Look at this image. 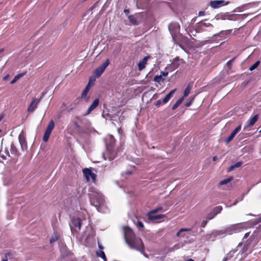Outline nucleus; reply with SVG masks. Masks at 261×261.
I'll list each match as a JSON object with an SVG mask.
<instances>
[{"label":"nucleus","instance_id":"20e7f679","mask_svg":"<svg viewBox=\"0 0 261 261\" xmlns=\"http://www.w3.org/2000/svg\"><path fill=\"white\" fill-rule=\"evenodd\" d=\"M246 228L245 222L239 223L229 225L226 226L224 229L220 230L218 234H224L225 235H231L242 231Z\"/></svg>","mask_w":261,"mask_h":261},{"label":"nucleus","instance_id":"39448f33","mask_svg":"<svg viewBox=\"0 0 261 261\" xmlns=\"http://www.w3.org/2000/svg\"><path fill=\"white\" fill-rule=\"evenodd\" d=\"M80 214H77L76 216L73 217L71 218V222L70 223V227L71 231L78 232L80 230L81 225L83 220L85 218L80 217Z\"/></svg>","mask_w":261,"mask_h":261},{"label":"nucleus","instance_id":"6e6d98bb","mask_svg":"<svg viewBox=\"0 0 261 261\" xmlns=\"http://www.w3.org/2000/svg\"><path fill=\"white\" fill-rule=\"evenodd\" d=\"M124 12L126 14H128L129 12V10H127V9H124Z\"/></svg>","mask_w":261,"mask_h":261},{"label":"nucleus","instance_id":"052dcab7","mask_svg":"<svg viewBox=\"0 0 261 261\" xmlns=\"http://www.w3.org/2000/svg\"><path fill=\"white\" fill-rule=\"evenodd\" d=\"M185 261H194V260L193 259L189 258V259L186 260Z\"/></svg>","mask_w":261,"mask_h":261},{"label":"nucleus","instance_id":"5701e85b","mask_svg":"<svg viewBox=\"0 0 261 261\" xmlns=\"http://www.w3.org/2000/svg\"><path fill=\"white\" fill-rule=\"evenodd\" d=\"M54 127H55L54 121L53 120H51L50 121L45 131L51 133L53 129H54Z\"/></svg>","mask_w":261,"mask_h":261},{"label":"nucleus","instance_id":"de8ad7c7","mask_svg":"<svg viewBox=\"0 0 261 261\" xmlns=\"http://www.w3.org/2000/svg\"><path fill=\"white\" fill-rule=\"evenodd\" d=\"M98 246L99 250H102V249H103V247L102 245L99 242L98 243Z\"/></svg>","mask_w":261,"mask_h":261},{"label":"nucleus","instance_id":"774afa93","mask_svg":"<svg viewBox=\"0 0 261 261\" xmlns=\"http://www.w3.org/2000/svg\"><path fill=\"white\" fill-rule=\"evenodd\" d=\"M86 212V211L84 210L83 212H82V213H83V214L84 215H85V213Z\"/></svg>","mask_w":261,"mask_h":261},{"label":"nucleus","instance_id":"79ce46f5","mask_svg":"<svg viewBox=\"0 0 261 261\" xmlns=\"http://www.w3.org/2000/svg\"><path fill=\"white\" fill-rule=\"evenodd\" d=\"M193 100V99H192V100H191V101H190L189 102H188L186 103L185 104V106H186V107H190V106L191 105V104L192 103Z\"/></svg>","mask_w":261,"mask_h":261},{"label":"nucleus","instance_id":"603ef678","mask_svg":"<svg viewBox=\"0 0 261 261\" xmlns=\"http://www.w3.org/2000/svg\"><path fill=\"white\" fill-rule=\"evenodd\" d=\"M214 214V213H213V211H212L211 213H210L208 215H207V218L208 219V220H210V216H213V215Z\"/></svg>","mask_w":261,"mask_h":261},{"label":"nucleus","instance_id":"393cba45","mask_svg":"<svg viewBox=\"0 0 261 261\" xmlns=\"http://www.w3.org/2000/svg\"><path fill=\"white\" fill-rule=\"evenodd\" d=\"M184 100V97H182L178 99L176 102L173 105L172 109L173 110H175L182 102Z\"/></svg>","mask_w":261,"mask_h":261},{"label":"nucleus","instance_id":"bb28decb","mask_svg":"<svg viewBox=\"0 0 261 261\" xmlns=\"http://www.w3.org/2000/svg\"><path fill=\"white\" fill-rule=\"evenodd\" d=\"M236 251H231L229 252L226 255L225 260V261H228L229 260H230L231 257L234 256V254L236 253Z\"/></svg>","mask_w":261,"mask_h":261},{"label":"nucleus","instance_id":"c756f323","mask_svg":"<svg viewBox=\"0 0 261 261\" xmlns=\"http://www.w3.org/2000/svg\"><path fill=\"white\" fill-rule=\"evenodd\" d=\"M162 208H163L162 206H159V207L149 211L147 213V215L153 214L156 213L161 211L162 210Z\"/></svg>","mask_w":261,"mask_h":261},{"label":"nucleus","instance_id":"2f4dec72","mask_svg":"<svg viewBox=\"0 0 261 261\" xmlns=\"http://www.w3.org/2000/svg\"><path fill=\"white\" fill-rule=\"evenodd\" d=\"M191 91V88L189 86H188L184 90V98L187 97L190 93Z\"/></svg>","mask_w":261,"mask_h":261},{"label":"nucleus","instance_id":"412c9836","mask_svg":"<svg viewBox=\"0 0 261 261\" xmlns=\"http://www.w3.org/2000/svg\"><path fill=\"white\" fill-rule=\"evenodd\" d=\"M10 151L12 154H14L16 156H18L19 155V151L13 143H11V144Z\"/></svg>","mask_w":261,"mask_h":261},{"label":"nucleus","instance_id":"1a4fd4ad","mask_svg":"<svg viewBox=\"0 0 261 261\" xmlns=\"http://www.w3.org/2000/svg\"><path fill=\"white\" fill-rule=\"evenodd\" d=\"M169 30L171 34L173 36L178 33L180 30V27L177 23H171L168 26Z\"/></svg>","mask_w":261,"mask_h":261},{"label":"nucleus","instance_id":"49530a36","mask_svg":"<svg viewBox=\"0 0 261 261\" xmlns=\"http://www.w3.org/2000/svg\"><path fill=\"white\" fill-rule=\"evenodd\" d=\"M205 14V12L204 11H199L198 13L199 16H204Z\"/></svg>","mask_w":261,"mask_h":261},{"label":"nucleus","instance_id":"f257e3e1","mask_svg":"<svg viewBox=\"0 0 261 261\" xmlns=\"http://www.w3.org/2000/svg\"><path fill=\"white\" fill-rule=\"evenodd\" d=\"M123 230L125 242L129 248L140 252L145 257H147L144 252V245L142 240L135 234L130 228L124 227Z\"/></svg>","mask_w":261,"mask_h":261},{"label":"nucleus","instance_id":"a878e982","mask_svg":"<svg viewBox=\"0 0 261 261\" xmlns=\"http://www.w3.org/2000/svg\"><path fill=\"white\" fill-rule=\"evenodd\" d=\"M232 179H233V178L232 177H229L228 178H227L226 179H224L220 181L219 182V184L220 186L227 184V183H228L229 182L231 181L232 180Z\"/></svg>","mask_w":261,"mask_h":261},{"label":"nucleus","instance_id":"72a5a7b5","mask_svg":"<svg viewBox=\"0 0 261 261\" xmlns=\"http://www.w3.org/2000/svg\"><path fill=\"white\" fill-rule=\"evenodd\" d=\"M259 61H256L255 63H254L249 68V70L250 71H252L253 70H254L257 67V66L259 65Z\"/></svg>","mask_w":261,"mask_h":261},{"label":"nucleus","instance_id":"37998d69","mask_svg":"<svg viewBox=\"0 0 261 261\" xmlns=\"http://www.w3.org/2000/svg\"><path fill=\"white\" fill-rule=\"evenodd\" d=\"M162 103H163V101H162L161 100H158L155 103L156 106H160Z\"/></svg>","mask_w":261,"mask_h":261},{"label":"nucleus","instance_id":"aec40b11","mask_svg":"<svg viewBox=\"0 0 261 261\" xmlns=\"http://www.w3.org/2000/svg\"><path fill=\"white\" fill-rule=\"evenodd\" d=\"M5 153V154H4V153L2 151H0V162H3L1 159L3 160H6L10 157L9 152L7 150H6Z\"/></svg>","mask_w":261,"mask_h":261},{"label":"nucleus","instance_id":"13d9d810","mask_svg":"<svg viewBox=\"0 0 261 261\" xmlns=\"http://www.w3.org/2000/svg\"><path fill=\"white\" fill-rule=\"evenodd\" d=\"M179 247H180V246H177V245H175V246H174V247H173V248H174V249H178Z\"/></svg>","mask_w":261,"mask_h":261},{"label":"nucleus","instance_id":"f3484780","mask_svg":"<svg viewBox=\"0 0 261 261\" xmlns=\"http://www.w3.org/2000/svg\"><path fill=\"white\" fill-rule=\"evenodd\" d=\"M257 119H258L257 115H254L253 117L251 118L250 119L248 120V121L247 122V125H246V127H250V126H253L255 124V123L256 122Z\"/></svg>","mask_w":261,"mask_h":261},{"label":"nucleus","instance_id":"4468645a","mask_svg":"<svg viewBox=\"0 0 261 261\" xmlns=\"http://www.w3.org/2000/svg\"><path fill=\"white\" fill-rule=\"evenodd\" d=\"M99 99L98 98H96L93 103L91 105V106L88 108L86 113H85V115H88L91 113V112L94 110L99 105Z\"/></svg>","mask_w":261,"mask_h":261},{"label":"nucleus","instance_id":"864d4df0","mask_svg":"<svg viewBox=\"0 0 261 261\" xmlns=\"http://www.w3.org/2000/svg\"><path fill=\"white\" fill-rule=\"evenodd\" d=\"M86 89H87L88 90H90V83H89L88 84V85L86 86V88H85Z\"/></svg>","mask_w":261,"mask_h":261},{"label":"nucleus","instance_id":"423d86ee","mask_svg":"<svg viewBox=\"0 0 261 261\" xmlns=\"http://www.w3.org/2000/svg\"><path fill=\"white\" fill-rule=\"evenodd\" d=\"M109 64L110 61L109 59H107L103 63L97 67L94 71V74L97 77H99Z\"/></svg>","mask_w":261,"mask_h":261},{"label":"nucleus","instance_id":"9b49d317","mask_svg":"<svg viewBox=\"0 0 261 261\" xmlns=\"http://www.w3.org/2000/svg\"><path fill=\"white\" fill-rule=\"evenodd\" d=\"M241 129V125L238 126L230 134V135L225 139V142L227 144L230 142L235 137L236 134L240 131Z\"/></svg>","mask_w":261,"mask_h":261},{"label":"nucleus","instance_id":"4d7b16f0","mask_svg":"<svg viewBox=\"0 0 261 261\" xmlns=\"http://www.w3.org/2000/svg\"><path fill=\"white\" fill-rule=\"evenodd\" d=\"M218 159V158L217 156H214L213 158V161H216Z\"/></svg>","mask_w":261,"mask_h":261},{"label":"nucleus","instance_id":"f03ea898","mask_svg":"<svg viewBox=\"0 0 261 261\" xmlns=\"http://www.w3.org/2000/svg\"><path fill=\"white\" fill-rule=\"evenodd\" d=\"M90 200L91 204L95 206L98 211L103 213L109 211L104 196L100 192L95 191L93 194H90Z\"/></svg>","mask_w":261,"mask_h":261},{"label":"nucleus","instance_id":"09e8293b","mask_svg":"<svg viewBox=\"0 0 261 261\" xmlns=\"http://www.w3.org/2000/svg\"><path fill=\"white\" fill-rule=\"evenodd\" d=\"M160 74H162V76H166L168 75V73L167 72H165L164 71H161Z\"/></svg>","mask_w":261,"mask_h":261},{"label":"nucleus","instance_id":"7c9ffc66","mask_svg":"<svg viewBox=\"0 0 261 261\" xmlns=\"http://www.w3.org/2000/svg\"><path fill=\"white\" fill-rule=\"evenodd\" d=\"M23 75V74H17V75H16L14 79L11 81V84H14L15 82H16V81H17Z\"/></svg>","mask_w":261,"mask_h":261},{"label":"nucleus","instance_id":"c9c22d12","mask_svg":"<svg viewBox=\"0 0 261 261\" xmlns=\"http://www.w3.org/2000/svg\"><path fill=\"white\" fill-rule=\"evenodd\" d=\"M57 240H58V237H57V236L55 234L53 235L50 239V243H53L57 241Z\"/></svg>","mask_w":261,"mask_h":261},{"label":"nucleus","instance_id":"e433bc0d","mask_svg":"<svg viewBox=\"0 0 261 261\" xmlns=\"http://www.w3.org/2000/svg\"><path fill=\"white\" fill-rule=\"evenodd\" d=\"M212 25L211 23H200L199 24V27H201V28H203L204 27H212Z\"/></svg>","mask_w":261,"mask_h":261},{"label":"nucleus","instance_id":"69168bd1","mask_svg":"<svg viewBox=\"0 0 261 261\" xmlns=\"http://www.w3.org/2000/svg\"><path fill=\"white\" fill-rule=\"evenodd\" d=\"M4 51V49H0V53H2Z\"/></svg>","mask_w":261,"mask_h":261},{"label":"nucleus","instance_id":"a19ab883","mask_svg":"<svg viewBox=\"0 0 261 261\" xmlns=\"http://www.w3.org/2000/svg\"><path fill=\"white\" fill-rule=\"evenodd\" d=\"M233 60V59L230 60L229 61H228L227 63V66H228L229 68H230L231 66V64H232Z\"/></svg>","mask_w":261,"mask_h":261},{"label":"nucleus","instance_id":"7ed1b4c3","mask_svg":"<svg viewBox=\"0 0 261 261\" xmlns=\"http://www.w3.org/2000/svg\"><path fill=\"white\" fill-rule=\"evenodd\" d=\"M107 151L103 153V157L105 160L112 161L114 160L117 154L116 152L113 150V146L115 144V140L112 135H109L105 139Z\"/></svg>","mask_w":261,"mask_h":261},{"label":"nucleus","instance_id":"2eb2a0df","mask_svg":"<svg viewBox=\"0 0 261 261\" xmlns=\"http://www.w3.org/2000/svg\"><path fill=\"white\" fill-rule=\"evenodd\" d=\"M184 63V61L183 59H180L179 57H176V58H175L173 59V60L171 63V65H172V66L173 68V69H176L179 67V66L180 64H181Z\"/></svg>","mask_w":261,"mask_h":261},{"label":"nucleus","instance_id":"bf43d9fd","mask_svg":"<svg viewBox=\"0 0 261 261\" xmlns=\"http://www.w3.org/2000/svg\"><path fill=\"white\" fill-rule=\"evenodd\" d=\"M248 244H247V245H246V246H244V247L243 249H244V250H245V251H247V249H247V247H247V246H248Z\"/></svg>","mask_w":261,"mask_h":261},{"label":"nucleus","instance_id":"0eeeda50","mask_svg":"<svg viewBox=\"0 0 261 261\" xmlns=\"http://www.w3.org/2000/svg\"><path fill=\"white\" fill-rule=\"evenodd\" d=\"M83 172L87 181L92 180L93 181H95L96 176L91 169L85 168L83 170Z\"/></svg>","mask_w":261,"mask_h":261},{"label":"nucleus","instance_id":"5fc2aeb1","mask_svg":"<svg viewBox=\"0 0 261 261\" xmlns=\"http://www.w3.org/2000/svg\"><path fill=\"white\" fill-rule=\"evenodd\" d=\"M86 89H87L88 90H90V83H89L88 84V85L86 86V88H85Z\"/></svg>","mask_w":261,"mask_h":261},{"label":"nucleus","instance_id":"0e129e2a","mask_svg":"<svg viewBox=\"0 0 261 261\" xmlns=\"http://www.w3.org/2000/svg\"><path fill=\"white\" fill-rule=\"evenodd\" d=\"M248 215L251 216H255V215H253V214H252L251 213L248 214Z\"/></svg>","mask_w":261,"mask_h":261},{"label":"nucleus","instance_id":"6e6552de","mask_svg":"<svg viewBox=\"0 0 261 261\" xmlns=\"http://www.w3.org/2000/svg\"><path fill=\"white\" fill-rule=\"evenodd\" d=\"M229 2H225L223 0L211 1L210 2V6L214 9H217L222 6L228 5Z\"/></svg>","mask_w":261,"mask_h":261},{"label":"nucleus","instance_id":"4be33fe9","mask_svg":"<svg viewBox=\"0 0 261 261\" xmlns=\"http://www.w3.org/2000/svg\"><path fill=\"white\" fill-rule=\"evenodd\" d=\"M96 255L98 257L102 258V259L104 261H107V259L106 256L105 255V253L102 250H97L96 251Z\"/></svg>","mask_w":261,"mask_h":261},{"label":"nucleus","instance_id":"ea45409f","mask_svg":"<svg viewBox=\"0 0 261 261\" xmlns=\"http://www.w3.org/2000/svg\"><path fill=\"white\" fill-rule=\"evenodd\" d=\"M207 223V220L202 221V222L201 223V226L202 227H204L205 226V225H206Z\"/></svg>","mask_w":261,"mask_h":261},{"label":"nucleus","instance_id":"ddd939ff","mask_svg":"<svg viewBox=\"0 0 261 261\" xmlns=\"http://www.w3.org/2000/svg\"><path fill=\"white\" fill-rule=\"evenodd\" d=\"M150 58V56H147L143 58V59L139 62L138 64V67L139 71H141L145 68L147 64V62Z\"/></svg>","mask_w":261,"mask_h":261},{"label":"nucleus","instance_id":"3c124183","mask_svg":"<svg viewBox=\"0 0 261 261\" xmlns=\"http://www.w3.org/2000/svg\"><path fill=\"white\" fill-rule=\"evenodd\" d=\"M249 233H250L249 232H247V233H246L245 234V235H244V237L243 240H244L245 238H247L249 236Z\"/></svg>","mask_w":261,"mask_h":261},{"label":"nucleus","instance_id":"cd10ccee","mask_svg":"<svg viewBox=\"0 0 261 261\" xmlns=\"http://www.w3.org/2000/svg\"><path fill=\"white\" fill-rule=\"evenodd\" d=\"M89 91V90L85 89L81 94V98L85 99L86 101H87L88 100V97L86 96Z\"/></svg>","mask_w":261,"mask_h":261},{"label":"nucleus","instance_id":"6ab92c4d","mask_svg":"<svg viewBox=\"0 0 261 261\" xmlns=\"http://www.w3.org/2000/svg\"><path fill=\"white\" fill-rule=\"evenodd\" d=\"M176 91V89H173L171 90L163 99V104H165L167 103L169 100L170 99L171 97L173 96L175 92Z\"/></svg>","mask_w":261,"mask_h":261},{"label":"nucleus","instance_id":"a211bd4d","mask_svg":"<svg viewBox=\"0 0 261 261\" xmlns=\"http://www.w3.org/2000/svg\"><path fill=\"white\" fill-rule=\"evenodd\" d=\"M147 216L148 217V219L150 221L159 220V219H160L162 218H164L166 217L165 215H164V214H160V215H157L155 216H153L152 214H150V215H147Z\"/></svg>","mask_w":261,"mask_h":261},{"label":"nucleus","instance_id":"473e14b6","mask_svg":"<svg viewBox=\"0 0 261 261\" xmlns=\"http://www.w3.org/2000/svg\"><path fill=\"white\" fill-rule=\"evenodd\" d=\"M50 134L51 133L47 132L46 131L45 132L43 137V140L44 142H47L48 140Z\"/></svg>","mask_w":261,"mask_h":261},{"label":"nucleus","instance_id":"9d476101","mask_svg":"<svg viewBox=\"0 0 261 261\" xmlns=\"http://www.w3.org/2000/svg\"><path fill=\"white\" fill-rule=\"evenodd\" d=\"M41 100L40 98H33L28 108V111L32 113L37 108L38 104Z\"/></svg>","mask_w":261,"mask_h":261},{"label":"nucleus","instance_id":"58836bf2","mask_svg":"<svg viewBox=\"0 0 261 261\" xmlns=\"http://www.w3.org/2000/svg\"><path fill=\"white\" fill-rule=\"evenodd\" d=\"M242 164L243 163L242 162H238L234 165H233L234 168L241 167L242 166Z\"/></svg>","mask_w":261,"mask_h":261},{"label":"nucleus","instance_id":"338daca9","mask_svg":"<svg viewBox=\"0 0 261 261\" xmlns=\"http://www.w3.org/2000/svg\"><path fill=\"white\" fill-rule=\"evenodd\" d=\"M164 257H165V256H164V257H161V258H160V259L161 260H162L164 259Z\"/></svg>","mask_w":261,"mask_h":261},{"label":"nucleus","instance_id":"c03bdc74","mask_svg":"<svg viewBox=\"0 0 261 261\" xmlns=\"http://www.w3.org/2000/svg\"><path fill=\"white\" fill-rule=\"evenodd\" d=\"M234 169V167L233 165H231V166H230L228 168V172H230V171H231L233 170Z\"/></svg>","mask_w":261,"mask_h":261},{"label":"nucleus","instance_id":"f704fd0d","mask_svg":"<svg viewBox=\"0 0 261 261\" xmlns=\"http://www.w3.org/2000/svg\"><path fill=\"white\" fill-rule=\"evenodd\" d=\"M128 19H129V21L133 24H137V20L133 15H130L128 17Z\"/></svg>","mask_w":261,"mask_h":261},{"label":"nucleus","instance_id":"b1692460","mask_svg":"<svg viewBox=\"0 0 261 261\" xmlns=\"http://www.w3.org/2000/svg\"><path fill=\"white\" fill-rule=\"evenodd\" d=\"M191 228H181L176 233L177 237H185V236L184 234H181V233L185 231H190L191 230Z\"/></svg>","mask_w":261,"mask_h":261},{"label":"nucleus","instance_id":"f8f14e48","mask_svg":"<svg viewBox=\"0 0 261 261\" xmlns=\"http://www.w3.org/2000/svg\"><path fill=\"white\" fill-rule=\"evenodd\" d=\"M18 140L22 149L23 150L24 149L26 148L27 144L25 140L24 133L23 131H21V132L19 135Z\"/></svg>","mask_w":261,"mask_h":261},{"label":"nucleus","instance_id":"8fccbe9b","mask_svg":"<svg viewBox=\"0 0 261 261\" xmlns=\"http://www.w3.org/2000/svg\"><path fill=\"white\" fill-rule=\"evenodd\" d=\"M9 74H7L6 75H5L4 78H3V80L4 81H7L9 79Z\"/></svg>","mask_w":261,"mask_h":261},{"label":"nucleus","instance_id":"680f3d73","mask_svg":"<svg viewBox=\"0 0 261 261\" xmlns=\"http://www.w3.org/2000/svg\"><path fill=\"white\" fill-rule=\"evenodd\" d=\"M238 202V201L237 200H236V201L233 203V204L232 205H234L237 204V203Z\"/></svg>","mask_w":261,"mask_h":261},{"label":"nucleus","instance_id":"4c0bfd02","mask_svg":"<svg viewBox=\"0 0 261 261\" xmlns=\"http://www.w3.org/2000/svg\"><path fill=\"white\" fill-rule=\"evenodd\" d=\"M136 225H137V227L139 229L142 228L144 227V225H143V223L141 222V221H138L136 224Z\"/></svg>","mask_w":261,"mask_h":261},{"label":"nucleus","instance_id":"c85d7f7f","mask_svg":"<svg viewBox=\"0 0 261 261\" xmlns=\"http://www.w3.org/2000/svg\"><path fill=\"white\" fill-rule=\"evenodd\" d=\"M154 81L155 82L160 83L162 82H163L164 79L162 77V74L154 76Z\"/></svg>","mask_w":261,"mask_h":261},{"label":"nucleus","instance_id":"a18cd8bd","mask_svg":"<svg viewBox=\"0 0 261 261\" xmlns=\"http://www.w3.org/2000/svg\"><path fill=\"white\" fill-rule=\"evenodd\" d=\"M7 255H10V253H5V257H6V258H3V259H2V261H8Z\"/></svg>","mask_w":261,"mask_h":261},{"label":"nucleus","instance_id":"dca6fc26","mask_svg":"<svg viewBox=\"0 0 261 261\" xmlns=\"http://www.w3.org/2000/svg\"><path fill=\"white\" fill-rule=\"evenodd\" d=\"M222 210V207L221 206H217L214 207L212 211L214 214L213 216H210V219L214 218L217 214L220 213Z\"/></svg>","mask_w":261,"mask_h":261},{"label":"nucleus","instance_id":"e2e57ef3","mask_svg":"<svg viewBox=\"0 0 261 261\" xmlns=\"http://www.w3.org/2000/svg\"><path fill=\"white\" fill-rule=\"evenodd\" d=\"M241 245L239 244V245L237 246V249L238 250L240 248H241Z\"/></svg>","mask_w":261,"mask_h":261}]
</instances>
